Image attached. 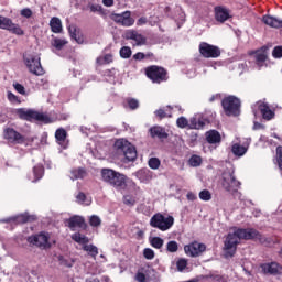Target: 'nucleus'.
Returning a JSON list of instances; mask_svg holds the SVG:
<instances>
[{
	"label": "nucleus",
	"instance_id": "obj_1",
	"mask_svg": "<svg viewBox=\"0 0 282 282\" xmlns=\"http://www.w3.org/2000/svg\"><path fill=\"white\" fill-rule=\"evenodd\" d=\"M252 239L263 241V235L254 228H237L234 232H229L224 241L225 259H231L237 254V246L241 243V240L250 241Z\"/></svg>",
	"mask_w": 282,
	"mask_h": 282
},
{
	"label": "nucleus",
	"instance_id": "obj_2",
	"mask_svg": "<svg viewBox=\"0 0 282 282\" xmlns=\"http://www.w3.org/2000/svg\"><path fill=\"white\" fill-rule=\"evenodd\" d=\"M101 180L119 192L127 191V175L109 167L100 170Z\"/></svg>",
	"mask_w": 282,
	"mask_h": 282
},
{
	"label": "nucleus",
	"instance_id": "obj_3",
	"mask_svg": "<svg viewBox=\"0 0 282 282\" xmlns=\"http://www.w3.org/2000/svg\"><path fill=\"white\" fill-rule=\"evenodd\" d=\"M113 149L119 155H123L127 162H135L138 159L135 147L124 139H118L113 144Z\"/></svg>",
	"mask_w": 282,
	"mask_h": 282
},
{
	"label": "nucleus",
	"instance_id": "obj_4",
	"mask_svg": "<svg viewBox=\"0 0 282 282\" xmlns=\"http://www.w3.org/2000/svg\"><path fill=\"white\" fill-rule=\"evenodd\" d=\"M15 113L21 120H26L28 122H32V120L43 122L44 124H52V122H54L50 116L36 110H25L23 108H19L17 109Z\"/></svg>",
	"mask_w": 282,
	"mask_h": 282
},
{
	"label": "nucleus",
	"instance_id": "obj_5",
	"mask_svg": "<svg viewBox=\"0 0 282 282\" xmlns=\"http://www.w3.org/2000/svg\"><path fill=\"white\" fill-rule=\"evenodd\" d=\"M173 224H175V218H173V216H164L162 213L154 214L150 219L151 228H156L158 230H161V232L171 230Z\"/></svg>",
	"mask_w": 282,
	"mask_h": 282
},
{
	"label": "nucleus",
	"instance_id": "obj_6",
	"mask_svg": "<svg viewBox=\"0 0 282 282\" xmlns=\"http://www.w3.org/2000/svg\"><path fill=\"white\" fill-rule=\"evenodd\" d=\"M145 76L152 83L160 85L169 80V70L162 66L151 65L145 67Z\"/></svg>",
	"mask_w": 282,
	"mask_h": 282
},
{
	"label": "nucleus",
	"instance_id": "obj_7",
	"mask_svg": "<svg viewBox=\"0 0 282 282\" xmlns=\"http://www.w3.org/2000/svg\"><path fill=\"white\" fill-rule=\"evenodd\" d=\"M221 107L227 116L237 117L241 113V100L235 96L225 97Z\"/></svg>",
	"mask_w": 282,
	"mask_h": 282
},
{
	"label": "nucleus",
	"instance_id": "obj_8",
	"mask_svg": "<svg viewBox=\"0 0 282 282\" xmlns=\"http://www.w3.org/2000/svg\"><path fill=\"white\" fill-rule=\"evenodd\" d=\"M24 64L28 67L29 72L34 76H43L45 70L41 65V57L34 54L24 55Z\"/></svg>",
	"mask_w": 282,
	"mask_h": 282
},
{
	"label": "nucleus",
	"instance_id": "obj_9",
	"mask_svg": "<svg viewBox=\"0 0 282 282\" xmlns=\"http://www.w3.org/2000/svg\"><path fill=\"white\" fill-rule=\"evenodd\" d=\"M26 241L31 246H36V248H41V250H47V248H52V245L50 243V235L43 231L36 235L29 236Z\"/></svg>",
	"mask_w": 282,
	"mask_h": 282
},
{
	"label": "nucleus",
	"instance_id": "obj_10",
	"mask_svg": "<svg viewBox=\"0 0 282 282\" xmlns=\"http://www.w3.org/2000/svg\"><path fill=\"white\" fill-rule=\"evenodd\" d=\"M198 52L203 58H219L221 56V48L217 45L208 44V42H200Z\"/></svg>",
	"mask_w": 282,
	"mask_h": 282
},
{
	"label": "nucleus",
	"instance_id": "obj_11",
	"mask_svg": "<svg viewBox=\"0 0 282 282\" xmlns=\"http://www.w3.org/2000/svg\"><path fill=\"white\" fill-rule=\"evenodd\" d=\"M0 30H7L17 36H23L25 34V31L21 29V25L12 22V19L2 15H0Z\"/></svg>",
	"mask_w": 282,
	"mask_h": 282
},
{
	"label": "nucleus",
	"instance_id": "obj_12",
	"mask_svg": "<svg viewBox=\"0 0 282 282\" xmlns=\"http://www.w3.org/2000/svg\"><path fill=\"white\" fill-rule=\"evenodd\" d=\"M221 186L227 193L235 195V193H238L241 188V182L235 177V174L229 173L227 176L223 177Z\"/></svg>",
	"mask_w": 282,
	"mask_h": 282
},
{
	"label": "nucleus",
	"instance_id": "obj_13",
	"mask_svg": "<svg viewBox=\"0 0 282 282\" xmlns=\"http://www.w3.org/2000/svg\"><path fill=\"white\" fill-rule=\"evenodd\" d=\"M111 21L118 23V25H122V28H131L134 25L135 19L131 17V11H123L122 13H112L110 15Z\"/></svg>",
	"mask_w": 282,
	"mask_h": 282
},
{
	"label": "nucleus",
	"instance_id": "obj_14",
	"mask_svg": "<svg viewBox=\"0 0 282 282\" xmlns=\"http://www.w3.org/2000/svg\"><path fill=\"white\" fill-rule=\"evenodd\" d=\"M249 56L252 58L253 63L261 69L265 62L268 61V46H262L256 51H249Z\"/></svg>",
	"mask_w": 282,
	"mask_h": 282
},
{
	"label": "nucleus",
	"instance_id": "obj_15",
	"mask_svg": "<svg viewBox=\"0 0 282 282\" xmlns=\"http://www.w3.org/2000/svg\"><path fill=\"white\" fill-rule=\"evenodd\" d=\"M206 250V245L199 241H193L188 245L184 246V252L187 257H192L193 259L197 257H202L204 251Z\"/></svg>",
	"mask_w": 282,
	"mask_h": 282
},
{
	"label": "nucleus",
	"instance_id": "obj_16",
	"mask_svg": "<svg viewBox=\"0 0 282 282\" xmlns=\"http://www.w3.org/2000/svg\"><path fill=\"white\" fill-rule=\"evenodd\" d=\"M259 270L261 274L276 276V274H281L282 267L276 261L264 262L259 264Z\"/></svg>",
	"mask_w": 282,
	"mask_h": 282
},
{
	"label": "nucleus",
	"instance_id": "obj_17",
	"mask_svg": "<svg viewBox=\"0 0 282 282\" xmlns=\"http://www.w3.org/2000/svg\"><path fill=\"white\" fill-rule=\"evenodd\" d=\"M4 140H8L11 144H23V142H25V137L13 128H7L4 129Z\"/></svg>",
	"mask_w": 282,
	"mask_h": 282
},
{
	"label": "nucleus",
	"instance_id": "obj_18",
	"mask_svg": "<svg viewBox=\"0 0 282 282\" xmlns=\"http://www.w3.org/2000/svg\"><path fill=\"white\" fill-rule=\"evenodd\" d=\"M4 224H17V226L21 224H28L30 221H36V216L30 214H19L17 216L9 217L3 220Z\"/></svg>",
	"mask_w": 282,
	"mask_h": 282
},
{
	"label": "nucleus",
	"instance_id": "obj_19",
	"mask_svg": "<svg viewBox=\"0 0 282 282\" xmlns=\"http://www.w3.org/2000/svg\"><path fill=\"white\" fill-rule=\"evenodd\" d=\"M150 137L152 140H160V142H164V140H169V132L166 128L162 126H153L149 129Z\"/></svg>",
	"mask_w": 282,
	"mask_h": 282
},
{
	"label": "nucleus",
	"instance_id": "obj_20",
	"mask_svg": "<svg viewBox=\"0 0 282 282\" xmlns=\"http://www.w3.org/2000/svg\"><path fill=\"white\" fill-rule=\"evenodd\" d=\"M127 41H134L137 46H142L147 43V37L135 30H130L126 33Z\"/></svg>",
	"mask_w": 282,
	"mask_h": 282
},
{
	"label": "nucleus",
	"instance_id": "obj_21",
	"mask_svg": "<svg viewBox=\"0 0 282 282\" xmlns=\"http://www.w3.org/2000/svg\"><path fill=\"white\" fill-rule=\"evenodd\" d=\"M66 224L70 230H74L75 228H87V224L83 216H72L66 220Z\"/></svg>",
	"mask_w": 282,
	"mask_h": 282
},
{
	"label": "nucleus",
	"instance_id": "obj_22",
	"mask_svg": "<svg viewBox=\"0 0 282 282\" xmlns=\"http://www.w3.org/2000/svg\"><path fill=\"white\" fill-rule=\"evenodd\" d=\"M215 19L219 23H226L230 19V12L224 7H215Z\"/></svg>",
	"mask_w": 282,
	"mask_h": 282
},
{
	"label": "nucleus",
	"instance_id": "obj_23",
	"mask_svg": "<svg viewBox=\"0 0 282 282\" xmlns=\"http://www.w3.org/2000/svg\"><path fill=\"white\" fill-rule=\"evenodd\" d=\"M258 109L263 118V120L270 121L274 119V110L270 109V105L262 102L258 106Z\"/></svg>",
	"mask_w": 282,
	"mask_h": 282
},
{
	"label": "nucleus",
	"instance_id": "obj_24",
	"mask_svg": "<svg viewBox=\"0 0 282 282\" xmlns=\"http://www.w3.org/2000/svg\"><path fill=\"white\" fill-rule=\"evenodd\" d=\"M262 21L265 25H269V28H275L276 30L282 28V20L279 18H274L272 15H263Z\"/></svg>",
	"mask_w": 282,
	"mask_h": 282
},
{
	"label": "nucleus",
	"instance_id": "obj_25",
	"mask_svg": "<svg viewBox=\"0 0 282 282\" xmlns=\"http://www.w3.org/2000/svg\"><path fill=\"white\" fill-rule=\"evenodd\" d=\"M205 135L208 144H219L221 142V134L217 130H209Z\"/></svg>",
	"mask_w": 282,
	"mask_h": 282
},
{
	"label": "nucleus",
	"instance_id": "obj_26",
	"mask_svg": "<svg viewBox=\"0 0 282 282\" xmlns=\"http://www.w3.org/2000/svg\"><path fill=\"white\" fill-rule=\"evenodd\" d=\"M50 28L54 34H61V32H63V22L61 21V18L53 17L50 20Z\"/></svg>",
	"mask_w": 282,
	"mask_h": 282
},
{
	"label": "nucleus",
	"instance_id": "obj_27",
	"mask_svg": "<svg viewBox=\"0 0 282 282\" xmlns=\"http://www.w3.org/2000/svg\"><path fill=\"white\" fill-rule=\"evenodd\" d=\"M87 176V171L84 167L70 170V180H84Z\"/></svg>",
	"mask_w": 282,
	"mask_h": 282
},
{
	"label": "nucleus",
	"instance_id": "obj_28",
	"mask_svg": "<svg viewBox=\"0 0 282 282\" xmlns=\"http://www.w3.org/2000/svg\"><path fill=\"white\" fill-rule=\"evenodd\" d=\"M68 32L70 34V39L76 41V43H78L79 45H83V43H85L83 34H80V31H78L76 28H69Z\"/></svg>",
	"mask_w": 282,
	"mask_h": 282
},
{
	"label": "nucleus",
	"instance_id": "obj_29",
	"mask_svg": "<svg viewBox=\"0 0 282 282\" xmlns=\"http://www.w3.org/2000/svg\"><path fill=\"white\" fill-rule=\"evenodd\" d=\"M147 276H149V269L141 267L138 269V271L134 275V281L147 282Z\"/></svg>",
	"mask_w": 282,
	"mask_h": 282
},
{
	"label": "nucleus",
	"instance_id": "obj_30",
	"mask_svg": "<svg viewBox=\"0 0 282 282\" xmlns=\"http://www.w3.org/2000/svg\"><path fill=\"white\" fill-rule=\"evenodd\" d=\"M96 63L99 65V66H102V65H111V63H113V54L111 53H108V54H105L102 56H98L96 58Z\"/></svg>",
	"mask_w": 282,
	"mask_h": 282
},
{
	"label": "nucleus",
	"instance_id": "obj_31",
	"mask_svg": "<svg viewBox=\"0 0 282 282\" xmlns=\"http://www.w3.org/2000/svg\"><path fill=\"white\" fill-rule=\"evenodd\" d=\"M231 152L234 153V155H236L237 158H242V155H246V153H248V148L239 144V143H235L231 147Z\"/></svg>",
	"mask_w": 282,
	"mask_h": 282
},
{
	"label": "nucleus",
	"instance_id": "obj_32",
	"mask_svg": "<svg viewBox=\"0 0 282 282\" xmlns=\"http://www.w3.org/2000/svg\"><path fill=\"white\" fill-rule=\"evenodd\" d=\"M67 43H69L67 40L61 39V37H54L51 41L52 47L56 48L57 52H61V50H63V47H65V45H67Z\"/></svg>",
	"mask_w": 282,
	"mask_h": 282
},
{
	"label": "nucleus",
	"instance_id": "obj_33",
	"mask_svg": "<svg viewBox=\"0 0 282 282\" xmlns=\"http://www.w3.org/2000/svg\"><path fill=\"white\" fill-rule=\"evenodd\" d=\"M204 127H206V122L203 119H198L197 117L189 119V129H204Z\"/></svg>",
	"mask_w": 282,
	"mask_h": 282
},
{
	"label": "nucleus",
	"instance_id": "obj_34",
	"mask_svg": "<svg viewBox=\"0 0 282 282\" xmlns=\"http://www.w3.org/2000/svg\"><path fill=\"white\" fill-rule=\"evenodd\" d=\"M72 239L76 243H80L83 246H87V243L89 242V238L80 232L73 234Z\"/></svg>",
	"mask_w": 282,
	"mask_h": 282
},
{
	"label": "nucleus",
	"instance_id": "obj_35",
	"mask_svg": "<svg viewBox=\"0 0 282 282\" xmlns=\"http://www.w3.org/2000/svg\"><path fill=\"white\" fill-rule=\"evenodd\" d=\"M83 250L85 252H88V254L93 257V259H96V257H98V247L94 245H84Z\"/></svg>",
	"mask_w": 282,
	"mask_h": 282
},
{
	"label": "nucleus",
	"instance_id": "obj_36",
	"mask_svg": "<svg viewBox=\"0 0 282 282\" xmlns=\"http://www.w3.org/2000/svg\"><path fill=\"white\" fill-rule=\"evenodd\" d=\"M55 140L57 142H65V140H67V131L63 128H58L55 131Z\"/></svg>",
	"mask_w": 282,
	"mask_h": 282
},
{
	"label": "nucleus",
	"instance_id": "obj_37",
	"mask_svg": "<svg viewBox=\"0 0 282 282\" xmlns=\"http://www.w3.org/2000/svg\"><path fill=\"white\" fill-rule=\"evenodd\" d=\"M43 173H45L43 165H35L33 167L34 182H39L43 177Z\"/></svg>",
	"mask_w": 282,
	"mask_h": 282
},
{
	"label": "nucleus",
	"instance_id": "obj_38",
	"mask_svg": "<svg viewBox=\"0 0 282 282\" xmlns=\"http://www.w3.org/2000/svg\"><path fill=\"white\" fill-rule=\"evenodd\" d=\"M150 245L152 246V248L160 250L164 246V239H162L161 237H153L150 239Z\"/></svg>",
	"mask_w": 282,
	"mask_h": 282
},
{
	"label": "nucleus",
	"instance_id": "obj_39",
	"mask_svg": "<svg viewBox=\"0 0 282 282\" xmlns=\"http://www.w3.org/2000/svg\"><path fill=\"white\" fill-rule=\"evenodd\" d=\"M59 265H63L64 268H74V260L67 259L63 256H58Z\"/></svg>",
	"mask_w": 282,
	"mask_h": 282
},
{
	"label": "nucleus",
	"instance_id": "obj_40",
	"mask_svg": "<svg viewBox=\"0 0 282 282\" xmlns=\"http://www.w3.org/2000/svg\"><path fill=\"white\" fill-rule=\"evenodd\" d=\"M198 197L202 202H210L213 199V194H210V191L208 189H203L199 192Z\"/></svg>",
	"mask_w": 282,
	"mask_h": 282
},
{
	"label": "nucleus",
	"instance_id": "obj_41",
	"mask_svg": "<svg viewBox=\"0 0 282 282\" xmlns=\"http://www.w3.org/2000/svg\"><path fill=\"white\" fill-rule=\"evenodd\" d=\"M189 165L191 166H194V167H197V166H202V156L197 155V154H193L191 158H189Z\"/></svg>",
	"mask_w": 282,
	"mask_h": 282
},
{
	"label": "nucleus",
	"instance_id": "obj_42",
	"mask_svg": "<svg viewBox=\"0 0 282 282\" xmlns=\"http://www.w3.org/2000/svg\"><path fill=\"white\" fill-rule=\"evenodd\" d=\"M154 116L159 119V120H164V118H173V115H167L166 111L162 108L158 109L154 111Z\"/></svg>",
	"mask_w": 282,
	"mask_h": 282
},
{
	"label": "nucleus",
	"instance_id": "obj_43",
	"mask_svg": "<svg viewBox=\"0 0 282 282\" xmlns=\"http://www.w3.org/2000/svg\"><path fill=\"white\" fill-rule=\"evenodd\" d=\"M119 54L121 58H131V54H132L131 47L122 46L119 51Z\"/></svg>",
	"mask_w": 282,
	"mask_h": 282
},
{
	"label": "nucleus",
	"instance_id": "obj_44",
	"mask_svg": "<svg viewBox=\"0 0 282 282\" xmlns=\"http://www.w3.org/2000/svg\"><path fill=\"white\" fill-rule=\"evenodd\" d=\"M167 252H177L180 250V245L175 240H171L166 245Z\"/></svg>",
	"mask_w": 282,
	"mask_h": 282
},
{
	"label": "nucleus",
	"instance_id": "obj_45",
	"mask_svg": "<svg viewBox=\"0 0 282 282\" xmlns=\"http://www.w3.org/2000/svg\"><path fill=\"white\" fill-rule=\"evenodd\" d=\"M127 104L129 109H131L132 111H135V109L140 107V101H138V99L135 98H128Z\"/></svg>",
	"mask_w": 282,
	"mask_h": 282
},
{
	"label": "nucleus",
	"instance_id": "obj_46",
	"mask_svg": "<svg viewBox=\"0 0 282 282\" xmlns=\"http://www.w3.org/2000/svg\"><path fill=\"white\" fill-rule=\"evenodd\" d=\"M188 265V260L187 259H180L176 262V268L178 270V272H184V270H186V267Z\"/></svg>",
	"mask_w": 282,
	"mask_h": 282
},
{
	"label": "nucleus",
	"instance_id": "obj_47",
	"mask_svg": "<svg viewBox=\"0 0 282 282\" xmlns=\"http://www.w3.org/2000/svg\"><path fill=\"white\" fill-rule=\"evenodd\" d=\"M143 257H144V259H148V261H151V260L155 259V251H153V249H151V248H145L143 250Z\"/></svg>",
	"mask_w": 282,
	"mask_h": 282
},
{
	"label": "nucleus",
	"instance_id": "obj_48",
	"mask_svg": "<svg viewBox=\"0 0 282 282\" xmlns=\"http://www.w3.org/2000/svg\"><path fill=\"white\" fill-rule=\"evenodd\" d=\"M148 164L150 169H153V171H156V169H160L161 161L158 158H151Z\"/></svg>",
	"mask_w": 282,
	"mask_h": 282
},
{
	"label": "nucleus",
	"instance_id": "obj_49",
	"mask_svg": "<svg viewBox=\"0 0 282 282\" xmlns=\"http://www.w3.org/2000/svg\"><path fill=\"white\" fill-rule=\"evenodd\" d=\"M176 124H177L178 129H186V127L189 128L188 119H186L185 117H180L176 120Z\"/></svg>",
	"mask_w": 282,
	"mask_h": 282
},
{
	"label": "nucleus",
	"instance_id": "obj_50",
	"mask_svg": "<svg viewBox=\"0 0 282 282\" xmlns=\"http://www.w3.org/2000/svg\"><path fill=\"white\" fill-rule=\"evenodd\" d=\"M100 224H102V220L100 219V217L93 215L89 219V225L93 226V228H98V226H100Z\"/></svg>",
	"mask_w": 282,
	"mask_h": 282
},
{
	"label": "nucleus",
	"instance_id": "obj_51",
	"mask_svg": "<svg viewBox=\"0 0 282 282\" xmlns=\"http://www.w3.org/2000/svg\"><path fill=\"white\" fill-rule=\"evenodd\" d=\"M276 162L280 171H282V145L276 148Z\"/></svg>",
	"mask_w": 282,
	"mask_h": 282
},
{
	"label": "nucleus",
	"instance_id": "obj_52",
	"mask_svg": "<svg viewBox=\"0 0 282 282\" xmlns=\"http://www.w3.org/2000/svg\"><path fill=\"white\" fill-rule=\"evenodd\" d=\"M7 98H8L9 102H18V105L21 104V100L19 99V97L17 95H14V93H12V91H8Z\"/></svg>",
	"mask_w": 282,
	"mask_h": 282
},
{
	"label": "nucleus",
	"instance_id": "obj_53",
	"mask_svg": "<svg viewBox=\"0 0 282 282\" xmlns=\"http://www.w3.org/2000/svg\"><path fill=\"white\" fill-rule=\"evenodd\" d=\"M273 58H282V46H275L272 52Z\"/></svg>",
	"mask_w": 282,
	"mask_h": 282
},
{
	"label": "nucleus",
	"instance_id": "obj_54",
	"mask_svg": "<svg viewBox=\"0 0 282 282\" xmlns=\"http://www.w3.org/2000/svg\"><path fill=\"white\" fill-rule=\"evenodd\" d=\"M21 17H24V19L32 18V9L25 8L20 11Z\"/></svg>",
	"mask_w": 282,
	"mask_h": 282
},
{
	"label": "nucleus",
	"instance_id": "obj_55",
	"mask_svg": "<svg viewBox=\"0 0 282 282\" xmlns=\"http://www.w3.org/2000/svg\"><path fill=\"white\" fill-rule=\"evenodd\" d=\"M123 204H126V206H134L135 199H133V197L127 195L123 197Z\"/></svg>",
	"mask_w": 282,
	"mask_h": 282
},
{
	"label": "nucleus",
	"instance_id": "obj_56",
	"mask_svg": "<svg viewBox=\"0 0 282 282\" xmlns=\"http://www.w3.org/2000/svg\"><path fill=\"white\" fill-rule=\"evenodd\" d=\"M15 91H18V94H21V96H25V87L19 83L13 85Z\"/></svg>",
	"mask_w": 282,
	"mask_h": 282
},
{
	"label": "nucleus",
	"instance_id": "obj_57",
	"mask_svg": "<svg viewBox=\"0 0 282 282\" xmlns=\"http://www.w3.org/2000/svg\"><path fill=\"white\" fill-rule=\"evenodd\" d=\"M90 12H102V6L100 4H88Z\"/></svg>",
	"mask_w": 282,
	"mask_h": 282
},
{
	"label": "nucleus",
	"instance_id": "obj_58",
	"mask_svg": "<svg viewBox=\"0 0 282 282\" xmlns=\"http://www.w3.org/2000/svg\"><path fill=\"white\" fill-rule=\"evenodd\" d=\"M147 58V55L142 52H138L133 55L134 61H144Z\"/></svg>",
	"mask_w": 282,
	"mask_h": 282
},
{
	"label": "nucleus",
	"instance_id": "obj_59",
	"mask_svg": "<svg viewBox=\"0 0 282 282\" xmlns=\"http://www.w3.org/2000/svg\"><path fill=\"white\" fill-rule=\"evenodd\" d=\"M76 199H77V202H82V203L86 202L87 200V195H85V193H83V192H79L76 196Z\"/></svg>",
	"mask_w": 282,
	"mask_h": 282
},
{
	"label": "nucleus",
	"instance_id": "obj_60",
	"mask_svg": "<svg viewBox=\"0 0 282 282\" xmlns=\"http://www.w3.org/2000/svg\"><path fill=\"white\" fill-rule=\"evenodd\" d=\"M147 17H141L137 21V25H147Z\"/></svg>",
	"mask_w": 282,
	"mask_h": 282
},
{
	"label": "nucleus",
	"instance_id": "obj_61",
	"mask_svg": "<svg viewBox=\"0 0 282 282\" xmlns=\"http://www.w3.org/2000/svg\"><path fill=\"white\" fill-rule=\"evenodd\" d=\"M215 100H221V94L213 95V96L209 98V102H215Z\"/></svg>",
	"mask_w": 282,
	"mask_h": 282
},
{
	"label": "nucleus",
	"instance_id": "obj_62",
	"mask_svg": "<svg viewBox=\"0 0 282 282\" xmlns=\"http://www.w3.org/2000/svg\"><path fill=\"white\" fill-rule=\"evenodd\" d=\"M102 3L107 8H111V6H113V0H102Z\"/></svg>",
	"mask_w": 282,
	"mask_h": 282
},
{
	"label": "nucleus",
	"instance_id": "obj_63",
	"mask_svg": "<svg viewBox=\"0 0 282 282\" xmlns=\"http://www.w3.org/2000/svg\"><path fill=\"white\" fill-rule=\"evenodd\" d=\"M253 129L254 131L259 130V129H265V127L259 122H254L253 124Z\"/></svg>",
	"mask_w": 282,
	"mask_h": 282
},
{
	"label": "nucleus",
	"instance_id": "obj_64",
	"mask_svg": "<svg viewBox=\"0 0 282 282\" xmlns=\"http://www.w3.org/2000/svg\"><path fill=\"white\" fill-rule=\"evenodd\" d=\"M187 199H189L191 202H194V199H197V196H195V194H193L192 192H189L187 194Z\"/></svg>",
	"mask_w": 282,
	"mask_h": 282
}]
</instances>
